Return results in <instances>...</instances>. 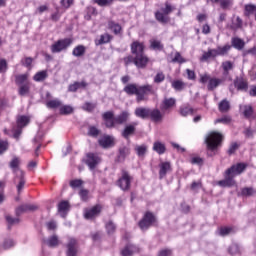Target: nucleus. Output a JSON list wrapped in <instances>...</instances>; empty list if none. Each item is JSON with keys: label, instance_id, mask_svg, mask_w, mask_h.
Masks as SVG:
<instances>
[{"label": "nucleus", "instance_id": "1", "mask_svg": "<svg viewBox=\"0 0 256 256\" xmlns=\"http://www.w3.org/2000/svg\"><path fill=\"white\" fill-rule=\"evenodd\" d=\"M247 167L248 165L245 162H238L236 164H233L224 172V179L218 181L219 187H235L237 185V181H235V178L237 177V175H241L247 169Z\"/></svg>", "mask_w": 256, "mask_h": 256}, {"label": "nucleus", "instance_id": "2", "mask_svg": "<svg viewBox=\"0 0 256 256\" xmlns=\"http://www.w3.org/2000/svg\"><path fill=\"white\" fill-rule=\"evenodd\" d=\"M102 119L106 129H115L116 125H124L129 121V112L123 111L118 116H115V112L107 111L102 114Z\"/></svg>", "mask_w": 256, "mask_h": 256}, {"label": "nucleus", "instance_id": "3", "mask_svg": "<svg viewBox=\"0 0 256 256\" xmlns=\"http://www.w3.org/2000/svg\"><path fill=\"white\" fill-rule=\"evenodd\" d=\"M204 143L207 149V157H215L217 150L223 143V136L219 132H211L205 137Z\"/></svg>", "mask_w": 256, "mask_h": 256}, {"label": "nucleus", "instance_id": "4", "mask_svg": "<svg viewBox=\"0 0 256 256\" xmlns=\"http://www.w3.org/2000/svg\"><path fill=\"white\" fill-rule=\"evenodd\" d=\"M123 91L130 96L136 95L137 103H141V101H145V95L153 93V86L149 84L143 86H139L137 84H128L124 87Z\"/></svg>", "mask_w": 256, "mask_h": 256}, {"label": "nucleus", "instance_id": "5", "mask_svg": "<svg viewBox=\"0 0 256 256\" xmlns=\"http://www.w3.org/2000/svg\"><path fill=\"white\" fill-rule=\"evenodd\" d=\"M136 117L140 119H151L153 123H161L163 121V112L159 108H145V107H138L135 109Z\"/></svg>", "mask_w": 256, "mask_h": 256}, {"label": "nucleus", "instance_id": "6", "mask_svg": "<svg viewBox=\"0 0 256 256\" xmlns=\"http://www.w3.org/2000/svg\"><path fill=\"white\" fill-rule=\"evenodd\" d=\"M125 67H129L133 63L137 69H145L149 65V57L144 54H139L137 56L128 55L123 58Z\"/></svg>", "mask_w": 256, "mask_h": 256}, {"label": "nucleus", "instance_id": "7", "mask_svg": "<svg viewBox=\"0 0 256 256\" xmlns=\"http://www.w3.org/2000/svg\"><path fill=\"white\" fill-rule=\"evenodd\" d=\"M157 225H159V220L151 211H146L138 222V227L141 231H148L150 227H157Z\"/></svg>", "mask_w": 256, "mask_h": 256}, {"label": "nucleus", "instance_id": "8", "mask_svg": "<svg viewBox=\"0 0 256 256\" xmlns=\"http://www.w3.org/2000/svg\"><path fill=\"white\" fill-rule=\"evenodd\" d=\"M31 123V118L26 115H17L16 116V124L12 127L13 137L16 141H19V137H21V133H23L24 127H27Z\"/></svg>", "mask_w": 256, "mask_h": 256}, {"label": "nucleus", "instance_id": "9", "mask_svg": "<svg viewBox=\"0 0 256 256\" xmlns=\"http://www.w3.org/2000/svg\"><path fill=\"white\" fill-rule=\"evenodd\" d=\"M175 11V7L171 6L169 2L165 3V7L161 8L160 11L155 12V19L158 21V23H161V25H167L169 21H171V18L168 15H171Z\"/></svg>", "mask_w": 256, "mask_h": 256}, {"label": "nucleus", "instance_id": "10", "mask_svg": "<svg viewBox=\"0 0 256 256\" xmlns=\"http://www.w3.org/2000/svg\"><path fill=\"white\" fill-rule=\"evenodd\" d=\"M131 181H133V177L126 170H122V176L118 179L117 185L122 191H129L131 189Z\"/></svg>", "mask_w": 256, "mask_h": 256}, {"label": "nucleus", "instance_id": "11", "mask_svg": "<svg viewBox=\"0 0 256 256\" xmlns=\"http://www.w3.org/2000/svg\"><path fill=\"white\" fill-rule=\"evenodd\" d=\"M73 40L71 38H64L56 41L51 48L52 53H61L65 51L68 47H71Z\"/></svg>", "mask_w": 256, "mask_h": 256}, {"label": "nucleus", "instance_id": "12", "mask_svg": "<svg viewBox=\"0 0 256 256\" xmlns=\"http://www.w3.org/2000/svg\"><path fill=\"white\" fill-rule=\"evenodd\" d=\"M103 208L101 205L97 204L93 206L92 208H88L84 212V218L87 219L88 221H93V219H97L99 215H101V211Z\"/></svg>", "mask_w": 256, "mask_h": 256}, {"label": "nucleus", "instance_id": "13", "mask_svg": "<svg viewBox=\"0 0 256 256\" xmlns=\"http://www.w3.org/2000/svg\"><path fill=\"white\" fill-rule=\"evenodd\" d=\"M129 155H131V148H129V146H125L124 144H122L118 148V153L115 158V163H125V159H127Z\"/></svg>", "mask_w": 256, "mask_h": 256}, {"label": "nucleus", "instance_id": "14", "mask_svg": "<svg viewBox=\"0 0 256 256\" xmlns=\"http://www.w3.org/2000/svg\"><path fill=\"white\" fill-rule=\"evenodd\" d=\"M137 122H133L131 124H127L123 131L121 132V136L123 137V139H126V141H131L130 137L135 133V131H137Z\"/></svg>", "mask_w": 256, "mask_h": 256}, {"label": "nucleus", "instance_id": "15", "mask_svg": "<svg viewBox=\"0 0 256 256\" xmlns=\"http://www.w3.org/2000/svg\"><path fill=\"white\" fill-rule=\"evenodd\" d=\"M98 145H100L102 149H110V147H115V138L111 135L105 134L98 140Z\"/></svg>", "mask_w": 256, "mask_h": 256}, {"label": "nucleus", "instance_id": "16", "mask_svg": "<svg viewBox=\"0 0 256 256\" xmlns=\"http://www.w3.org/2000/svg\"><path fill=\"white\" fill-rule=\"evenodd\" d=\"M130 49L131 54L137 57V55H143L145 53V44H143V42L134 41L131 43Z\"/></svg>", "mask_w": 256, "mask_h": 256}, {"label": "nucleus", "instance_id": "17", "mask_svg": "<svg viewBox=\"0 0 256 256\" xmlns=\"http://www.w3.org/2000/svg\"><path fill=\"white\" fill-rule=\"evenodd\" d=\"M67 256H77V247H79V242L75 238H70L67 245Z\"/></svg>", "mask_w": 256, "mask_h": 256}, {"label": "nucleus", "instance_id": "18", "mask_svg": "<svg viewBox=\"0 0 256 256\" xmlns=\"http://www.w3.org/2000/svg\"><path fill=\"white\" fill-rule=\"evenodd\" d=\"M16 177L14 178V183H17V191L18 193H21L23 191V188L25 187V172L23 170H18L15 172Z\"/></svg>", "mask_w": 256, "mask_h": 256}, {"label": "nucleus", "instance_id": "19", "mask_svg": "<svg viewBox=\"0 0 256 256\" xmlns=\"http://www.w3.org/2000/svg\"><path fill=\"white\" fill-rule=\"evenodd\" d=\"M86 157L87 159L85 163L88 165L89 169L93 171V169L99 165V156H97L95 153H88Z\"/></svg>", "mask_w": 256, "mask_h": 256}, {"label": "nucleus", "instance_id": "20", "mask_svg": "<svg viewBox=\"0 0 256 256\" xmlns=\"http://www.w3.org/2000/svg\"><path fill=\"white\" fill-rule=\"evenodd\" d=\"M71 209V204H69V201L62 200L58 203V213L60 214V217L65 219L67 217V213H69V210Z\"/></svg>", "mask_w": 256, "mask_h": 256}, {"label": "nucleus", "instance_id": "21", "mask_svg": "<svg viewBox=\"0 0 256 256\" xmlns=\"http://www.w3.org/2000/svg\"><path fill=\"white\" fill-rule=\"evenodd\" d=\"M27 211H37V206L33 204H22L18 206L15 210L16 217H21V215L27 213Z\"/></svg>", "mask_w": 256, "mask_h": 256}, {"label": "nucleus", "instance_id": "22", "mask_svg": "<svg viewBox=\"0 0 256 256\" xmlns=\"http://www.w3.org/2000/svg\"><path fill=\"white\" fill-rule=\"evenodd\" d=\"M159 167V179H165V177H167V173H171V171H173L171 168V162H161Z\"/></svg>", "mask_w": 256, "mask_h": 256}, {"label": "nucleus", "instance_id": "23", "mask_svg": "<svg viewBox=\"0 0 256 256\" xmlns=\"http://www.w3.org/2000/svg\"><path fill=\"white\" fill-rule=\"evenodd\" d=\"M234 87L237 88V91H247L249 89V83L243 77H236L234 79Z\"/></svg>", "mask_w": 256, "mask_h": 256}, {"label": "nucleus", "instance_id": "24", "mask_svg": "<svg viewBox=\"0 0 256 256\" xmlns=\"http://www.w3.org/2000/svg\"><path fill=\"white\" fill-rule=\"evenodd\" d=\"M134 253H139V247L131 243H128L121 251L122 256H133Z\"/></svg>", "mask_w": 256, "mask_h": 256}, {"label": "nucleus", "instance_id": "25", "mask_svg": "<svg viewBox=\"0 0 256 256\" xmlns=\"http://www.w3.org/2000/svg\"><path fill=\"white\" fill-rule=\"evenodd\" d=\"M176 100L174 98H165L160 105V111H163V113L169 111V109H173L175 107Z\"/></svg>", "mask_w": 256, "mask_h": 256}, {"label": "nucleus", "instance_id": "26", "mask_svg": "<svg viewBox=\"0 0 256 256\" xmlns=\"http://www.w3.org/2000/svg\"><path fill=\"white\" fill-rule=\"evenodd\" d=\"M231 45L234 49H237V51H243V49H245V40L239 37H233L231 39Z\"/></svg>", "mask_w": 256, "mask_h": 256}, {"label": "nucleus", "instance_id": "27", "mask_svg": "<svg viewBox=\"0 0 256 256\" xmlns=\"http://www.w3.org/2000/svg\"><path fill=\"white\" fill-rule=\"evenodd\" d=\"M211 3H220L221 9L227 11V9H231L233 7V0H210Z\"/></svg>", "mask_w": 256, "mask_h": 256}, {"label": "nucleus", "instance_id": "28", "mask_svg": "<svg viewBox=\"0 0 256 256\" xmlns=\"http://www.w3.org/2000/svg\"><path fill=\"white\" fill-rule=\"evenodd\" d=\"M112 40H113V36H111V35L108 34V33H105V34H102V35L100 36V39H99V40H96V41H95V44H96L97 46H99V45H105V44H107V43H111Z\"/></svg>", "mask_w": 256, "mask_h": 256}, {"label": "nucleus", "instance_id": "29", "mask_svg": "<svg viewBox=\"0 0 256 256\" xmlns=\"http://www.w3.org/2000/svg\"><path fill=\"white\" fill-rule=\"evenodd\" d=\"M108 29L112 31L114 35H119V33L122 31L121 25L113 20L108 22Z\"/></svg>", "mask_w": 256, "mask_h": 256}, {"label": "nucleus", "instance_id": "30", "mask_svg": "<svg viewBox=\"0 0 256 256\" xmlns=\"http://www.w3.org/2000/svg\"><path fill=\"white\" fill-rule=\"evenodd\" d=\"M134 151L136 152V155L140 158V159H144L145 155H147V145L143 144V145H136L134 148Z\"/></svg>", "mask_w": 256, "mask_h": 256}, {"label": "nucleus", "instance_id": "31", "mask_svg": "<svg viewBox=\"0 0 256 256\" xmlns=\"http://www.w3.org/2000/svg\"><path fill=\"white\" fill-rule=\"evenodd\" d=\"M87 87V83L85 82H74L73 84H70L68 86V91H70L71 93H77V91H79V89Z\"/></svg>", "mask_w": 256, "mask_h": 256}, {"label": "nucleus", "instance_id": "32", "mask_svg": "<svg viewBox=\"0 0 256 256\" xmlns=\"http://www.w3.org/2000/svg\"><path fill=\"white\" fill-rule=\"evenodd\" d=\"M153 151L158 153V155H163L167 151V147L162 142L156 141L153 144Z\"/></svg>", "mask_w": 256, "mask_h": 256}, {"label": "nucleus", "instance_id": "33", "mask_svg": "<svg viewBox=\"0 0 256 256\" xmlns=\"http://www.w3.org/2000/svg\"><path fill=\"white\" fill-rule=\"evenodd\" d=\"M195 113H197V110L193 109L189 105L182 106L180 108V115H182V117H187V115H195Z\"/></svg>", "mask_w": 256, "mask_h": 256}, {"label": "nucleus", "instance_id": "34", "mask_svg": "<svg viewBox=\"0 0 256 256\" xmlns=\"http://www.w3.org/2000/svg\"><path fill=\"white\" fill-rule=\"evenodd\" d=\"M43 243L48 247H57L59 245V237L57 235L50 236L47 240H43Z\"/></svg>", "mask_w": 256, "mask_h": 256}, {"label": "nucleus", "instance_id": "35", "mask_svg": "<svg viewBox=\"0 0 256 256\" xmlns=\"http://www.w3.org/2000/svg\"><path fill=\"white\" fill-rule=\"evenodd\" d=\"M28 79H29V75H27V74L16 75V76H15V83H16V85H18V86L27 85V84H29V83L27 82Z\"/></svg>", "mask_w": 256, "mask_h": 256}, {"label": "nucleus", "instance_id": "36", "mask_svg": "<svg viewBox=\"0 0 256 256\" xmlns=\"http://www.w3.org/2000/svg\"><path fill=\"white\" fill-rule=\"evenodd\" d=\"M87 51V48L83 45H78L76 46L73 51H72V55L74 57H83V55H85Z\"/></svg>", "mask_w": 256, "mask_h": 256}, {"label": "nucleus", "instance_id": "37", "mask_svg": "<svg viewBox=\"0 0 256 256\" xmlns=\"http://www.w3.org/2000/svg\"><path fill=\"white\" fill-rule=\"evenodd\" d=\"M47 77H49V74L47 73V70H42L37 72L34 76L33 79L37 82V83H41L42 81H45V79H47Z\"/></svg>", "mask_w": 256, "mask_h": 256}, {"label": "nucleus", "instance_id": "38", "mask_svg": "<svg viewBox=\"0 0 256 256\" xmlns=\"http://www.w3.org/2000/svg\"><path fill=\"white\" fill-rule=\"evenodd\" d=\"M223 83V80L219 79V78H211L208 82V91H214L215 89H217V87H219V84Z\"/></svg>", "mask_w": 256, "mask_h": 256}, {"label": "nucleus", "instance_id": "39", "mask_svg": "<svg viewBox=\"0 0 256 256\" xmlns=\"http://www.w3.org/2000/svg\"><path fill=\"white\" fill-rule=\"evenodd\" d=\"M218 109L220 113H227L231 109V104L227 99H224L218 104Z\"/></svg>", "mask_w": 256, "mask_h": 256}, {"label": "nucleus", "instance_id": "40", "mask_svg": "<svg viewBox=\"0 0 256 256\" xmlns=\"http://www.w3.org/2000/svg\"><path fill=\"white\" fill-rule=\"evenodd\" d=\"M88 137H93L94 139H97V137H99V135H101V130H99V128H97L96 126H88V133H87Z\"/></svg>", "mask_w": 256, "mask_h": 256}, {"label": "nucleus", "instance_id": "41", "mask_svg": "<svg viewBox=\"0 0 256 256\" xmlns=\"http://www.w3.org/2000/svg\"><path fill=\"white\" fill-rule=\"evenodd\" d=\"M105 229H106L107 235H113L115 231H117V225L114 224L113 220H109L105 224Z\"/></svg>", "mask_w": 256, "mask_h": 256}, {"label": "nucleus", "instance_id": "42", "mask_svg": "<svg viewBox=\"0 0 256 256\" xmlns=\"http://www.w3.org/2000/svg\"><path fill=\"white\" fill-rule=\"evenodd\" d=\"M61 105H63V102L59 99L50 100L46 103V107H48V109H61Z\"/></svg>", "mask_w": 256, "mask_h": 256}, {"label": "nucleus", "instance_id": "43", "mask_svg": "<svg viewBox=\"0 0 256 256\" xmlns=\"http://www.w3.org/2000/svg\"><path fill=\"white\" fill-rule=\"evenodd\" d=\"M150 49H153V51H163L164 46L159 40H150Z\"/></svg>", "mask_w": 256, "mask_h": 256}, {"label": "nucleus", "instance_id": "44", "mask_svg": "<svg viewBox=\"0 0 256 256\" xmlns=\"http://www.w3.org/2000/svg\"><path fill=\"white\" fill-rule=\"evenodd\" d=\"M73 107L69 105H61L59 108L60 115H71L73 113Z\"/></svg>", "mask_w": 256, "mask_h": 256}, {"label": "nucleus", "instance_id": "45", "mask_svg": "<svg viewBox=\"0 0 256 256\" xmlns=\"http://www.w3.org/2000/svg\"><path fill=\"white\" fill-rule=\"evenodd\" d=\"M6 222L8 223V230L11 231V226L19 224L21 221L19 218H13L11 215L5 216Z\"/></svg>", "mask_w": 256, "mask_h": 256}, {"label": "nucleus", "instance_id": "46", "mask_svg": "<svg viewBox=\"0 0 256 256\" xmlns=\"http://www.w3.org/2000/svg\"><path fill=\"white\" fill-rule=\"evenodd\" d=\"M172 87L175 89V91H183V89L186 87V84L181 80H174L172 81Z\"/></svg>", "mask_w": 256, "mask_h": 256}, {"label": "nucleus", "instance_id": "47", "mask_svg": "<svg viewBox=\"0 0 256 256\" xmlns=\"http://www.w3.org/2000/svg\"><path fill=\"white\" fill-rule=\"evenodd\" d=\"M217 55V49H210L202 55L201 60L207 61V59H211V57H217Z\"/></svg>", "mask_w": 256, "mask_h": 256}, {"label": "nucleus", "instance_id": "48", "mask_svg": "<svg viewBox=\"0 0 256 256\" xmlns=\"http://www.w3.org/2000/svg\"><path fill=\"white\" fill-rule=\"evenodd\" d=\"M18 87H19L18 93L20 97H25V95H29V91H30L29 84H22Z\"/></svg>", "mask_w": 256, "mask_h": 256}, {"label": "nucleus", "instance_id": "49", "mask_svg": "<svg viewBox=\"0 0 256 256\" xmlns=\"http://www.w3.org/2000/svg\"><path fill=\"white\" fill-rule=\"evenodd\" d=\"M254 194H255V189H253V187H244L241 190L242 197H251Z\"/></svg>", "mask_w": 256, "mask_h": 256}, {"label": "nucleus", "instance_id": "50", "mask_svg": "<svg viewBox=\"0 0 256 256\" xmlns=\"http://www.w3.org/2000/svg\"><path fill=\"white\" fill-rule=\"evenodd\" d=\"M231 50V45L226 44L223 47L219 46L218 49H216L218 55H227L229 51Z\"/></svg>", "mask_w": 256, "mask_h": 256}, {"label": "nucleus", "instance_id": "51", "mask_svg": "<svg viewBox=\"0 0 256 256\" xmlns=\"http://www.w3.org/2000/svg\"><path fill=\"white\" fill-rule=\"evenodd\" d=\"M256 12V5L254 4H247L245 5V15H253Z\"/></svg>", "mask_w": 256, "mask_h": 256}, {"label": "nucleus", "instance_id": "52", "mask_svg": "<svg viewBox=\"0 0 256 256\" xmlns=\"http://www.w3.org/2000/svg\"><path fill=\"white\" fill-rule=\"evenodd\" d=\"M172 63H187V60H185V58H183V56H181V53L176 52L174 58L172 59Z\"/></svg>", "mask_w": 256, "mask_h": 256}, {"label": "nucleus", "instance_id": "53", "mask_svg": "<svg viewBox=\"0 0 256 256\" xmlns=\"http://www.w3.org/2000/svg\"><path fill=\"white\" fill-rule=\"evenodd\" d=\"M91 238L94 243H101V239H103V233H101V231L93 233L91 234Z\"/></svg>", "mask_w": 256, "mask_h": 256}, {"label": "nucleus", "instance_id": "54", "mask_svg": "<svg viewBox=\"0 0 256 256\" xmlns=\"http://www.w3.org/2000/svg\"><path fill=\"white\" fill-rule=\"evenodd\" d=\"M253 106H244V112L243 115L246 119H249V117H251L253 115Z\"/></svg>", "mask_w": 256, "mask_h": 256}, {"label": "nucleus", "instance_id": "55", "mask_svg": "<svg viewBox=\"0 0 256 256\" xmlns=\"http://www.w3.org/2000/svg\"><path fill=\"white\" fill-rule=\"evenodd\" d=\"M33 64V59L31 57H25L21 60V65L26 67L27 69H31V65Z\"/></svg>", "mask_w": 256, "mask_h": 256}, {"label": "nucleus", "instance_id": "56", "mask_svg": "<svg viewBox=\"0 0 256 256\" xmlns=\"http://www.w3.org/2000/svg\"><path fill=\"white\" fill-rule=\"evenodd\" d=\"M9 69V64H7V60L0 59V73H7V70Z\"/></svg>", "mask_w": 256, "mask_h": 256}, {"label": "nucleus", "instance_id": "57", "mask_svg": "<svg viewBox=\"0 0 256 256\" xmlns=\"http://www.w3.org/2000/svg\"><path fill=\"white\" fill-rule=\"evenodd\" d=\"M228 253L230 255H237L239 254V245L238 244H232L228 248Z\"/></svg>", "mask_w": 256, "mask_h": 256}, {"label": "nucleus", "instance_id": "58", "mask_svg": "<svg viewBox=\"0 0 256 256\" xmlns=\"http://www.w3.org/2000/svg\"><path fill=\"white\" fill-rule=\"evenodd\" d=\"M81 185H83V180L81 179H74L70 181V187H72V189H77L81 187Z\"/></svg>", "mask_w": 256, "mask_h": 256}, {"label": "nucleus", "instance_id": "59", "mask_svg": "<svg viewBox=\"0 0 256 256\" xmlns=\"http://www.w3.org/2000/svg\"><path fill=\"white\" fill-rule=\"evenodd\" d=\"M80 199L82 201H88L89 200V190L87 189H81L79 192Z\"/></svg>", "mask_w": 256, "mask_h": 256}, {"label": "nucleus", "instance_id": "60", "mask_svg": "<svg viewBox=\"0 0 256 256\" xmlns=\"http://www.w3.org/2000/svg\"><path fill=\"white\" fill-rule=\"evenodd\" d=\"M231 231H233V228H231V227H221L220 235H221V237H227V235L231 234Z\"/></svg>", "mask_w": 256, "mask_h": 256}, {"label": "nucleus", "instance_id": "61", "mask_svg": "<svg viewBox=\"0 0 256 256\" xmlns=\"http://www.w3.org/2000/svg\"><path fill=\"white\" fill-rule=\"evenodd\" d=\"M256 130L251 129V127H248L244 130V135L247 139H253V135H255Z\"/></svg>", "mask_w": 256, "mask_h": 256}, {"label": "nucleus", "instance_id": "62", "mask_svg": "<svg viewBox=\"0 0 256 256\" xmlns=\"http://www.w3.org/2000/svg\"><path fill=\"white\" fill-rule=\"evenodd\" d=\"M11 247H15V241L13 239L4 240L3 249H11Z\"/></svg>", "mask_w": 256, "mask_h": 256}, {"label": "nucleus", "instance_id": "63", "mask_svg": "<svg viewBox=\"0 0 256 256\" xmlns=\"http://www.w3.org/2000/svg\"><path fill=\"white\" fill-rule=\"evenodd\" d=\"M163 81H165V74L158 72L154 77V83H163Z\"/></svg>", "mask_w": 256, "mask_h": 256}, {"label": "nucleus", "instance_id": "64", "mask_svg": "<svg viewBox=\"0 0 256 256\" xmlns=\"http://www.w3.org/2000/svg\"><path fill=\"white\" fill-rule=\"evenodd\" d=\"M237 149H239V144L237 142L232 143L227 151L228 155H234Z\"/></svg>", "mask_w": 256, "mask_h": 256}]
</instances>
